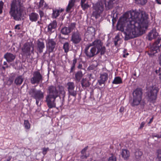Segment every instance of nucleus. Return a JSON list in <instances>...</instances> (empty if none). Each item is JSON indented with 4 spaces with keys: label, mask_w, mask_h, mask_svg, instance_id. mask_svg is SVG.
Listing matches in <instances>:
<instances>
[{
    "label": "nucleus",
    "mask_w": 161,
    "mask_h": 161,
    "mask_svg": "<svg viewBox=\"0 0 161 161\" xmlns=\"http://www.w3.org/2000/svg\"><path fill=\"white\" fill-rule=\"evenodd\" d=\"M148 23V15L145 13L129 11L120 18L117 28L122 32L125 40H127L142 35Z\"/></svg>",
    "instance_id": "obj_1"
},
{
    "label": "nucleus",
    "mask_w": 161,
    "mask_h": 161,
    "mask_svg": "<svg viewBox=\"0 0 161 161\" xmlns=\"http://www.w3.org/2000/svg\"><path fill=\"white\" fill-rule=\"evenodd\" d=\"M23 0H12L10 4L9 14L16 20L21 19L23 11Z\"/></svg>",
    "instance_id": "obj_2"
},
{
    "label": "nucleus",
    "mask_w": 161,
    "mask_h": 161,
    "mask_svg": "<svg viewBox=\"0 0 161 161\" xmlns=\"http://www.w3.org/2000/svg\"><path fill=\"white\" fill-rule=\"evenodd\" d=\"M47 92L48 94L46 98L47 105L50 108H55L56 98L59 95L58 88L53 86H50L48 87Z\"/></svg>",
    "instance_id": "obj_3"
},
{
    "label": "nucleus",
    "mask_w": 161,
    "mask_h": 161,
    "mask_svg": "<svg viewBox=\"0 0 161 161\" xmlns=\"http://www.w3.org/2000/svg\"><path fill=\"white\" fill-rule=\"evenodd\" d=\"M92 15L96 19L99 18L104 10V3L100 1L93 6Z\"/></svg>",
    "instance_id": "obj_4"
},
{
    "label": "nucleus",
    "mask_w": 161,
    "mask_h": 161,
    "mask_svg": "<svg viewBox=\"0 0 161 161\" xmlns=\"http://www.w3.org/2000/svg\"><path fill=\"white\" fill-rule=\"evenodd\" d=\"M142 92L141 89H136L135 90L133 93V100L131 105L132 106H137L139 105L142 99Z\"/></svg>",
    "instance_id": "obj_5"
},
{
    "label": "nucleus",
    "mask_w": 161,
    "mask_h": 161,
    "mask_svg": "<svg viewBox=\"0 0 161 161\" xmlns=\"http://www.w3.org/2000/svg\"><path fill=\"white\" fill-rule=\"evenodd\" d=\"M28 93L31 97L36 100H41L44 98V92L35 88L31 89Z\"/></svg>",
    "instance_id": "obj_6"
},
{
    "label": "nucleus",
    "mask_w": 161,
    "mask_h": 161,
    "mask_svg": "<svg viewBox=\"0 0 161 161\" xmlns=\"http://www.w3.org/2000/svg\"><path fill=\"white\" fill-rule=\"evenodd\" d=\"M66 87L69 96H70L76 97L77 94V88H75V83L73 82H69Z\"/></svg>",
    "instance_id": "obj_7"
},
{
    "label": "nucleus",
    "mask_w": 161,
    "mask_h": 161,
    "mask_svg": "<svg viewBox=\"0 0 161 161\" xmlns=\"http://www.w3.org/2000/svg\"><path fill=\"white\" fill-rule=\"evenodd\" d=\"M85 53L87 57L91 58L98 54L99 52L97 50L95 47L89 44L86 46L85 49Z\"/></svg>",
    "instance_id": "obj_8"
},
{
    "label": "nucleus",
    "mask_w": 161,
    "mask_h": 161,
    "mask_svg": "<svg viewBox=\"0 0 161 161\" xmlns=\"http://www.w3.org/2000/svg\"><path fill=\"white\" fill-rule=\"evenodd\" d=\"M34 46L29 43L24 44L22 48V54L24 55L30 56L33 53Z\"/></svg>",
    "instance_id": "obj_9"
},
{
    "label": "nucleus",
    "mask_w": 161,
    "mask_h": 161,
    "mask_svg": "<svg viewBox=\"0 0 161 161\" xmlns=\"http://www.w3.org/2000/svg\"><path fill=\"white\" fill-rule=\"evenodd\" d=\"M33 77L31 79V82L32 84H38L43 80L42 76L38 71L33 72Z\"/></svg>",
    "instance_id": "obj_10"
},
{
    "label": "nucleus",
    "mask_w": 161,
    "mask_h": 161,
    "mask_svg": "<svg viewBox=\"0 0 161 161\" xmlns=\"http://www.w3.org/2000/svg\"><path fill=\"white\" fill-rule=\"evenodd\" d=\"M158 89L156 87H152L147 93V99L150 102L154 101L157 98Z\"/></svg>",
    "instance_id": "obj_11"
},
{
    "label": "nucleus",
    "mask_w": 161,
    "mask_h": 161,
    "mask_svg": "<svg viewBox=\"0 0 161 161\" xmlns=\"http://www.w3.org/2000/svg\"><path fill=\"white\" fill-rule=\"evenodd\" d=\"M71 41L74 44L80 43L82 41L80 33L78 31L73 32L71 34Z\"/></svg>",
    "instance_id": "obj_12"
},
{
    "label": "nucleus",
    "mask_w": 161,
    "mask_h": 161,
    "mask_svg": "<svg viewBox=\"0 0 161 161\" xmlns=\"http://www.w3.org/2000/svg\"><path fill=\"white\" fill-rule=\"evenodd\" d=\"M75 24L74 23H71L68 27H64L62 28L61 32L65 35H68L75 28Z\"/></svg>",
    "instance_id": "obj_13"
},
{
    "label": "nucleus",
    "mask_w": 161,
    "mask_h": 161,
    "mask_svg": "<svg viewBox=\"0 0 161 161\" xmlns=\"http://www.w3.org/2000/svg\"><path fill=\"white\" fill-rule=\"evenodd\" d=\"M56 43L54 40L49 38L47 40V47L50 52H52L55 47Z\"/></svg>",
    "instance_id": "obj_14"
},
{
    "label": "nucleus",
    "mask_w": 161,
    "mask_h": 161,
    "mask_svg": "<svg viewBox=\"0 0 161 161\" xmlns=\"http://www.w3.org/2000/svg\"><path fill=\"white\" fill-rule=\"evenodd\" d=\"M108 75L106 73H101L100 75V79L98 80V83L100 86L104 84L108 79Z\"/></svg>",
    "instance_id": "obj_15"
},
{
    "label": "nucleus",
    "mask_w": 161,
    "mask_h": 161,
    "mask_svg": "<svg viewBox=\"0 0 161 161\" xmlns=\"http://www.w3.org/2000/svg\"><path fill=\"white\" fill-rule=\"evenodd\" d=\"M16 55L10 53H7L4 56L5 58L8 62H13L16 58Z\"/></svg>",
    "instance_id": "obj_16"
},
{
    "label": "nucleus",
    "mask_w": 161,
    "mask_h": 161,
    "mask_svg": "<svg viewBox=\"0 0 161 161\" xmlns=\"http://www.w3.org/2000/svg\"><path fill=\"white\" fill-rule=\"evenodd\" d=\"M90 44L93 46L95 47L97 51L99 53V50L103 45V43L100 40L98 39L96 40L94 42L92 43H90Z\"/></svg>",
    "instance_id": "obj_17"
},
{
    "label": "nucleus",
    "mask_w": 161,
    "mask_h": 161,
    "mask_svg": "<svg viewBox=\"0 0 161 161\" xmlns=\"http://www.w3.org/2000/svg\"><path fill=\"white\" fill-rule=\"evenodd\" d=\"M30 20L32 22H36L39 18L38 14L35 12H32L29 14Z\"/></svg>",
    "instance_id": "obj_18"
},
{
    "label": "nucleus",
    "mask_w": 161,
    "mask_h": 161,
    "mask_svg": "<svg viewBox=\"0 0 161 161\" xmlns=\"http://www.w3.org/2000/svg\"><path fill=\"white\" fill-rule=\"evenodd\" d=\"M114 0H107L104 2L105 9L108 10L111 9L113 7Z\"/></svg>",
    "instance_id": "obj_19"
},
{
    "label": "nucleus",
    "mask_w": 161,
    "mask_h": 161,
    "mask_svg": "<svg viewBox=\"0 0 161 161\" xmlns=\"http://www.w3.org/2000/svg\"><path fill=\"white\" fill-rule=\"evenodd\" d=\"M95 34V29L92 27H89L87 28V31L85 33V36L88 37H92Z\"/></svg>",
    "instance_id": "obj_20"
},
{
    "label": "nucleus",
    "mask_w": 161,
    "mask_h": 161,
    "mask_svg": "<svg viewBox=\"0 0 161 161\" xmlns=\"http://www.w3.org/2000/svg\"><path fill=\"white\" fill-rule=\"evenodd\" d=\"M37 48L40 53H42L43 51V49L45 47L44 43L42 42H41L38 40L37 43Z\"/></svg>",
    "instance_id": "obj_21"
},
{
    "label": "nucleus",
    "mask_w": 161,
    "mask_h": 161,
    "mask_svg": "<svg viewBox=\"0 0 161 161\" xmlns=\"http://www.w3.org/2000/svg\"><path fill=\"white\" fill-rule=\"evenodd\" d=\"M121 154L125 160L127 159L130 156L129 151L126 149H122Z\"/></svg>",
    "instance_id": "obj_22"
},
{
    "label": "nucleus",
    "mask_w": 161,
    "mask_h": 161,
    "mask_svg": "<svg viewBox=\"0 0 161 161\" xmlns=\"http://www.w3.org/2000/svg\"><path fill=\"white\" fill-rule=\"evenodd\" d=\"M57 25V23L56 20L53 21L52 23H50L48 26V31L50 32H52L53 29H55Z\"/></svg>",
    "instance_id": "obj_23"
},
{
    "label": "nucleus",
    "mask_w": 161,
    "mask_h": 161,
    "mask_svg": "<svg viewBox=\"0 0 161 161\" xmlns=\"http://www.w3.org/2000/svg\"><path fill=\"white\" fill-rule=\"evenodd\" d=\"M83 75L81 71H77L75 74V81L79 82Z\"/></svg>",
    "instance_id": "obj_24"
},
{
    "label": "nucleus",
    "mask_w": 161,
    "mask_h": 161,
    "mask_svg": "<svg viewBox=\"0 0 161 161\" xmlns=\"http://www.w3.org/2000/svg\"><path fill=\"white\" fill-rule=\"evenodd\" d=\"M24 79L22 75H19L17 77L15 80L14 83L17 85H20L23 82Z\"/></svg>",
    "instance_id": "obj_25"
},
{
    "label": "nucleus",
    "mask_w": 161,
    "mask_h": 161,
    "mask_svg": "<svg viewBox=\"0 0 161 161\" xmlns=\"http://www.w3.org/2000/svg\"><path fill=\"white\" fill-rule=\"evenodd\" d=\"M158 36V33L155 31H153L150 32L148 35L149 40H151L152 39L156 38Z\"/></svg>",
    "instance_id": "obj_26"
},
{
    "label": "nucleus",
    "mask_w": 161,
    "mask_h": 161,
    "mask_svg": "<svg viewBox=\"0 0 161 161\" xmlns=\"http://www.w3.org/2000/svg\"><path fill=\"white\" fill-rule=\"evenodd\" d=\"M81 84L82 87L84 88L88 87L90 86V83L88 80L86 79H83L81 81Z\"/></svg>",
    "instance_id": "obj_27"
},
{
    "label": "nucleus",
    "mask_w": 161,
    "mask_h": 161,
    "mask_svg": "<svg viewBox=\"0 0 161 161\" xmlns=\"http://www.w3.org/2000/svg\"><path fill=\"white\" fill-rule=\"evenodd\" d=\"M75 0H70L69 1V4L66 8V11L67 12H69L74 5Z\"/></svg>",
    "instance_id": "obj_28"
},
{
    "label": "nucleus",
    "mask_w": 161,
    "mask_h": 161,
    "mask_svg": "<svg viewBox=\"0 0 161 161\" xmlns=\"http://www.w3.org/2000/svg\"><path fill=\"white\" fill-rule=\"evenodd\" d=\"M58 89L60 92V97L62 98L63 100H64V97L65 96V92L64 88L62 86H59Z\"/></svg>",
    "instance_id": "obj_29"
},
{
    "label": "nucleus",
    "mask_w": 161,
    "mask_h": 161,
    "mask_svg": "<svg viewBox=\"0 0 161 161\" xmlns=\"http://www.w3.org/2000/svg\"><path fill=\"white\" fill-rule=\"evenodd\" d=\"M122 82V80L119 77H115L112 82L113 84H120Z\"/></svg>",
    "instance_id": "obj_30"
},
{
    "label": "nucleus",
    "mask_w": 161,
    "mask_h": 161,
    "mask_svg": "<svg viewBox=\"0 0 161 161\" xmlns=\"http://www.w3.org/2000/svg\"><path fill=\"white\" fill-rule=\"evenodd\" d=\"M80 5L82 9L84 10H85L87 9L90 7V5L88 4V2L83 3H80Z\"/></svg>",
    "instance_id": "obj_31"
},
{
    "label": "nucleus",
    "mask_w": 161,
    "mask_h": 161,
    "mask_svg": "<svg viewBox=\"0 0 161 161\" xmlns=\"http://www.w3.org/2000/svg\"><path fill=\"white\" fill-rule=\"evenodd\" d=\"M69 43L68 42H66L64 44L63 48L65 53H67L69 50Z\"/></svg>",
    "instance_id": "obj_32"
},
{
    "label": "nucleus",
    "mask_w": 161,
    "mask_h": 161,
    "mask_svg": "<svg viewBox=\"0 0 161 161\" xmlns=\"http://www.w3.org/2000/svg\"><path fill=\"white\" fill-rule=\"evenodd\" d=\"M136 3L141 5L145 4L147 2V0H135Z\"/></svg>",
    "instance_id": "obj_33"
},
{
    "label": "nucleus",
    "mask_w": 161,
    "mask_h": 161,
    "mask_svg": "<svg viewBox=\"0 0 161 161\" xmlns=\"http://www.w3.org/2000/svg\"><path fill=\"white\" fill-rule=\"evenodd\" d=\"M136 158L137 159H140L141 157L142 156V152L140 151H138L136 152L135 153Z\"/></svg>",
    "instance_id": "obj_34"
},
{
    "label": "nucleus",
    "mask_w": 161,
    "mask_h": 161,
    "mask_svg": "<svg viewBox=\"0 0 161 161\" xmlns=\"http://www.w3.org/2000/svg\"><path fill=\"white\" fill-rule=\"evenodd\" d=\"M60 13V10H53V13L52 14L53 17L54 18H57L59 15Z\"/></svg>",
    "instance_id": "obj_35"
},
{
    "label": "nucleus",
    "mask_w": 161,
    "mask_h": 161,
    "mask_svg": "<svg viewBox=\"0 0 161 161\" xmlns=\"http://www.w3.org/2000/svg\"><path fill=\"white\" fill-rule=\"evenodd\" d=\"M116 156L112 154L109 157L108 161H116Z\"/></svg>",
    "instance_id": "obj_36"
},
{
    "label": "nucleus",
    "mask_w": 161,
    "mask_h": 161,
    "mask_svg": "<svg viewBox=\"0 0 161 161\" xmlns=\"http://www.w3.org/2000/svg\"><path fill=\"white\" fill-rule=\"evenodd\" d=\"M77 62V59L76 58H75L73 61V63L72 65V66L71 67V70L70 71V72H72L74 69L75 66V64Z\"/></svg>",
    "instance_id": "obj_37"
},
{
    "label": "nucleus",
    "mask_w": 161,
    "mask_h": 161,
    "mask_svg": "<svg viewBox=\"0 0 161 161\" xmlns=\"http://www.w3.org/2000/svg\"><path fill=\"white\" fill-rule=\"evenodd\" d=\"M24 125L25 128L26 129H29L30 127V124L27 120H25L24 121Z\"/></svg>",
    "instance_id": "obj_38"
},
{
    "label": "nucleus",
    "mask_w": 161,
    "mask_h": 161,
    "mask_svg": "<svg viewBox=\"0 0 161 161\" xmlns=\"http://www.w3.org/2000/svg\"><path fill=\"white\" fill-rule=\"evenodd\" d=\"M120 38L119 37L117 36H115L114 40V43L115 46H116L118 45V42Z\"/></svg>",
    "instance_id": "obj_39"
},
{
    "label": "nucleus",
    "mask_w": 161,
    "mask_h": 161,
    "mask_svg": "<svg viewBox=\"0 0 161 161\" xmlns=\"http://www.w3.org/2000/svg\"><path fill=\"white\" fill-rule=\"evenodd\" d=\"M101 52V54H103L105 52V48L104 47H102V46L99 50V52Z\"/></svg>",
    "instance_id": "obj_40"
},
{
    "label": "nucleus",
    "mask_w": 161,
    "mask_h": 161,
    "mask_svg": "<svg viewBox=\"0 0 161 161\" xmlns=\"http://www.w3.org/2000/svg\"><path fill=\"white\" fill-rule=\"evenodd\" d=\"M42 153L44 155H45L46 153L49 150L48 147L45 148L44 147L42 149Z\"/></svg>",
    "instance_id": "obj_41"
},
{
    "label": "nucleus",
    "mask_w": 161,
    "mask_h": 161,
    "mask_svg": "<svg viewBox=\"0 0 161 161\" xmlns=\"http://www.w3.org/2000/svg\"><path fill=\"white\" fill-rule=\"evenodd\" d=\"M157 158L158 159V161H161V150H159L158 152Z\"/></svg>",
    "instance_id": "obj_42"
},
{
    "label": "nucleus",
    "mask_w": 161,
    "mask_h": 161,
    "mask_svg": "<svg viewBox=\"0 0 161 161\" xmlns=\"http://www.w3.org/2000/svg\"><path fill=\"white\" fill-rule=\"evenodd\" d=\"M3 3L2 1H0V14L2 13Z\"/></svg>",
    "instance_id": "obj_43"
},
{
    "label": "nucleus",
    "mask_w": 161,
    "mask_h": 161,
    "mask_svg": "<svg viewBox=\"0 0 161 161\" xmlns=\"http://www.w3.org/2000/svg\"><path fill=\"white\" fill-rule=\"evenodd\" d=\"M39 14L40 16V17L41 18L44 15V13L42 11H39Z\"/></svg>",
    "instance_id": "obj_44"
},
{
    "label": "nucleus",
    "mask_w": 161,
    "mask_h": 161,
    "mask_svg": "<svg viewBox=\"0 0 161 161\" xmlns=\"http://www.w3.org/2000/svg\"><path fill=\"white\" fill-rule=\"evenodd\" d=\"M24 152L25 153L26 152H29V154H26V153H25V155L26 156H29L30 154V150L29 149H25V150H24Z\"/></svg>",
    "instance_id": "obj_45"
},
{
    "label": "nucleus",
    "mask_w": 161,
    "mask_h": 161,
    "mask_svg": "<svg viewBox=\"0 0 161 161\" xmlns=\"http://www.w3.org/2000/svg\"><path fill=\"white\" fill-rule=\"evenodd\" d=\"M44 2V0H41L40 2L39 3V6L40 7H42L43 4V3Z\"/></svg>",
    "instance_id": "obj_46"
},
{
    "label": "nucleus",
    "mask_w": 161,
    "mask_h": 161,
    "mask_svg": "<svg viewBox=\"0 0 161 161\" xmlns=\"http://www.w3.org/2000/svg\"><path fill=\"white\" fill-rule=\"evenodd\" d=\"M145 124V123L144 122H142L140 125L139 129H142L144 126Z\"/></svg>",
    "instance_id": "obj_47"
},
{
    "label": "nucleus",
    "mask_w": 161,
    "mask_h": 161,
    "mask_svg": "<svg viewBox=\"0 0 161 161\" xmlns=\"http://www.w3.org/2000/svg\"><path fill=\"white\" fill-rule=\"evenodd\" d=\"M153 136L155 137H157L158 138H161V134L160 135H153Z\"/></svg>",
    "instance_id": "obj_48"
},
{
    "label": "nucleus",
    "mask_w": 161,
    "mask_h": 161,
    "mask_svg": "<svg viewBox=\"0 0 161 161\" xmlns=\"http://www.w3.org/2000/svg\"><path fill=\"white\" fill-rule=\"evenodd\" d=\"M140 103V104L143 107L146 104L143 101H142Z\"/></svg>",
    "instance_id": "obj_49"
},
{
    "label": "nucleus",
    "mask_w": 161,
    "mask_h": 161,
    "mask_svg": "<svg viewBox=\"0 0 161 161\" xmlns=\"http://www.w3.org/2000/svg\"><path fill=\"white\" fill-rule=\"evenodd\" d=\"M124 108L123 107H121L119 109V112L121 113H122L124 111Z\"/></svg>",
    "instance_id": "obj_50"
},
{
    "label": "nucleus",
    "mask_w": 161,
    "mask_h": 161,
    "mask_svg": "<svg viewBox=\"0 0 161 161\" xmlns=\"http://www.w3.org/2000/svg\"><path fill=\"white\" fill-rule=\"evenodd\" d=\"M82 64H79V65L77 67V68L79 69H81L82 68Z\"/></svg>",
    "instance_id": "obj_51"
},
{
    "label": "nucleus",
    "mask_w": 161,
    "mask_h": 161,
    "mask_svg": "<svg viewBox=\"0 0 161 161\" xmlns=\"http://www.w3.org/2000/svg\"><path fill=\"white\" fill-rule=\"evenodd\" d=\"M12 158V157L11 156H9L7 159L6 160V161H10L11 159Z\"/></svg>",
    "instance_id": "obj_52"
},
{
    "label": "nucleus",
    "mask_w": 161,
    "mask_h": 161,
    "mask_svg": "<svg viewBox=\"0 0 161 161\" xmlns=\"http://www.w3.org/2000/svg\"><path fill=\"white\" fill-rule=\"evenodd\" d=\"M15 29H17L18 30H19L20 29V28L19 27V25H17L15 26Z\"/></svg>",
    "instance_id": "obj_53"
},
{
    "label": "nucleus",
    "mask_w": 161,
    "mask_h": 161,
    "mask_svg": "<svg viewBox=\"0 0 161 161\" xmlns=\"http://www.w3.org/2000/svg\"><path fill=\"white\" fill-rule=\"evenodd\" d=\"M87 2V0H81L80 3H83Z\"/></svg>",
    "instance_id": "obj_54"
},
{
    "label": "nucleus",
    "mask_w": 161,
    "mask_h": 161,
    "mask_svg": "<svg viewBox=\"0 0 161 161\" xmlns=\"http://www.w3.org/2000/svg\"><path fill=\"white\" fill-rule=\"evenodd\" d=\"M153 118L152 117V118H151L150 119V121L148 123V124H150L151 123V122H152L153 121Z\"/></svg>",
    "instance_id": "obj_55"
},
{
    "label": "nucleus",
    "mask_w": 161,
    "mask_h": 161,
    "mask_svg": "<svg viewBox=\"0 0 161 161\" xmlns=\"http://www.w3.org/2000/svg\"><path fill=\"white\" fill-rule=\"evenodd\" d=\"M157 3L159 4H161V0H156Z\"/></svg>",
    "instance_id": "obj_56"
},
{
    "label": "nucleus",
    "mask_w": 161,
    "mask_h": 161,
    "mask_svg": "<svg viewBox=\"0 0 161 161\" xmlns=\"http://www.w3.org/2000/svg\"><path fill=\"white\" fill-rule=\"evenodd\" d=\"M41 100H36V103L37 105H38L39 101Z\"/></svg>",
    "instance_id": "obj_57"
},
{
    "label": "nucleus",
    "mask_w": 161,
    "mask_h": 161,
    "mask_svg": "<svg viewBox=\"0 0 161 161\" xmlns=\"http://www.w3.org/2000/svg\"><path fill=\"white\" fill-rule=\"evenodd\" d=\"M129 54V53H126V54H123V57L125 58L126 57V56L128 55Z\"/></svg>",
    "instance_id": "obj_58"
},
{
    "label": "nucleus",
    "mask_w": 161,
    "mask_h": 161,
    "mask_svg": "<svg viewBox=\"0 0 161 161\" xmlns=\"http://www.w3.org/2000/svg\"><path fill=\"white\" fill-rule=\"evenodd\" d=\"M86 151H85V149H83L82 151H81V153H82V154H84L85 152Z\"/></svg>",
    "instance_id": "obj_59"
},
{
    "label": "nucleus",
    "mask_w": 161,
    "mask_h": 161,
    "mask_svg": "<svg viewBox=\"0 0 161 161\" xmlns=\"http://www.w3.org/2000/svg\"><path fill=\"white\" fill-rule=\"evenodd\" d=\"M90 69H92V65L90 66V67L88 68Z\"/></svg>",
    "instance_id": "obj_60"
},
{
    "label": "nucleus",
    "mask_w": 161,
    "mask_h": 161,
    "mask_svg": "<svg viewBox=\"0 0 161 161\" xmlns=\"http://www.w3.org/2000/svg\"><path fill=\"white\" fill-rule=\"evenodd\" d=\"M7 64V62H4L3 63V64L4 65H6Z\"/></svg>",
    "instance_id": "obj_61"
},
{
    "label": "nucleus",
    "mask_w": 161,
    "mask_h": 161,
    "mask_svg": "<svg viewBox=\"0 0 161 161\" xmlns=\"http://www.w3.org/2000/svg\"><path fill=\"white\" fill-rule=\"evenodd\" d=\"M87 147H85V148L83 149L85 150V151H86V150H87Z\"/></svg>",
    "instance_id": "obj_62"
},
{
    "label": "nucleus",
    "mask_w": 161,
    "mask_h": 161,
    "mask_svg": "<svg viewBox=\"0 0 161 161\" xmlns=\"http://www.w3.org/2000/svg\"><path fill=\"white\" fill-rule=\"evenodd\" d=\"M37 23L39 24H41V22L39 21H38L37 22Z\"/></svg>",
    "instance_id": "obj_63"
},
{
    "label": "nucleus",
    "mask_w": 161,
    "mask_h": 161,
    "mask_svg": "<svg viewBox=\"0 0 161 161\" xmlns=\"http://www.w3.org/2000/svg\"><path fill=\"white\" fill-rule=\"evenodd\" d=\"M63 11V9H61V10H60V12H61Z\"/></svg>",
    "instance_id": "obj_64"
}]
</instances>
